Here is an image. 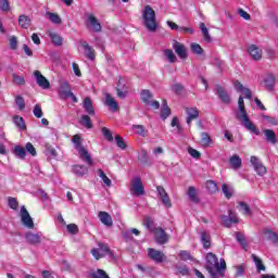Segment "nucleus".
<instances>
[{"label": "nucleus", "mask_w": 278, "mask_h": 278, "mask_svg": "<svg viewBox=\"0 0 278 278\" xmlns=\"http://www.w3.org/2000/svg\"><path fill=\"white\" fill-rule=\"evenodd\" d=\"M206 270L212 278H218V273L222 270H227V263L225 262V258H220L219 264L218 256L212 252H208L206 254Z\"/></svg>", "instance_id": "obj_2"}, {"label": "nucleus", "mask_w": 278, "mask_h": 278, "mask_svg": "<svg viewBox=\"0 0 278 278\" xmlns=\"http://www.w3.org/2000/svg\"><path fill=\"white\" fill-rule=\"evenodd\" d=\"M98 175L102 179L103 184L108 186V188H112V180L108 177V175L105 174V172H103V169L99 168Z\"/></svg>", "instance_id": "obj_44"}, {"label": "nucleus", "mask_w": 278, "mask_h": 278, "mask_svg": "<svg viewBox=\"0 0 278 278\" xmlns=\"http://www.w3.org/2000/svg\"><path fill=\"white\" fill-rule=\"evenodd\" d=\"M115 90L117 92L118 99H125L127 97L128 88L125 83H123V80L119 79L117 81V87L115 88Z\"/></svg>", "instance_id": "obj_23"}, {"label": "nucleus", "mask_w": 278, "mask_h": 278, "mask_svg": "<svg viewBox=\"0 0 278 278\" xmlns=\"http://www.w3.org/2000/svg\"><path fill=\"white\" fill-rule=\"evenodd\" d=\"M26 242L28 244H31L33 247H37V244H40L42 242V238L40 237V233H34V232H27L25 235Z\"/></svg>", "instance_id": "obj_19"}, {"label": "nucleus", "mask_w": 278, "mask_h": 278, "mask_svg": "<svg viewBox=\"0 0 278 278\" xmlns=\"http://www.w3.org/2000/svg\"><path fill=\"white\" fill-rule=\"evenodd\" d=\"M73 172L78 177H84V175H88V168L86 167V165H74Z\"/></svg>", "instance_id": "obj_40"}, {"label": "nucleus", "mask_w": 278, "mask_h": 278, "mask_svg": "<svg viewBox=\"0 0 278 278\" xmlns=\"http://www.w3.org/2000/svg\"><path fill=\"white\" fill-rule=\"evenodd\" d=\"M191 51L195 55H203V49L201 48V45H199V43H191Z\"/></svg>", "instance_id": "obj_56"}, {"label": "nucleus", "mask_w": 278, "mask_h": 278, "mask_svg": "<svg viewBox=\"0 0 278 278\" xmlns=\"http://www.w3.org/2000/svg\"><path fill=\"white\" fill-rule=\"evenodd\" d=\"M142 20L143 25L148 29V31L155 33L160 27V22H157V17L155 16V11L151 5H146L142 11Z\"/></svg>", "instance_id": "obj_3"}, {"label": "nucleus", "mask_w": 278, "mask_h": 278, "mask_svg": "<svg viewBox=\"0 0 278 278\" xmlns=\"http://www.w3.org/2000/svg\"><path fill=\"white\" fill-rule=\"evenodd\" d=\"M132 129H135V134L141 136V138L149 136V130L143 125H132Z\"/></svg>", "instance_id": "obj_36"}, {"label": "nucleus", "mask_w": 278, "mask_h": 278, "mask_svg": "<svg viewBox=\"0 0 278 278\" xmlns=\"http://www.w3.org/2000/svg\"><path fill=\"white\" fill-rule=\"evenodd\" d=\"M237 223H240V220L238 219V215H236L232 210L228 211V216L222 215V225L227 227V229L231 228V225L233 224L237 225Z\"/></svg>", "instance_id": "obj_7"}, {"label": "nucleus", "mask_w": 278, "mask_h": 278, "mask_svg": "<svg viewBox=\"0 0 278 278\" xmlns=\"http://www.w3.org/2000/svg\"><path fill=\"white\" fill-rule=\"evenodd\" d=\"M156 192L159 194V199L161 203L167 207H173V202L170 201V195H168V192H166V189H164L162 186L156 187Z\"/></svg>", "instance_id": "obj_6"}, {"label": "nucleus", "mask_w": 278, "mask_h": 278, "mask_svg": "<svg viewBox=\"0 0 278 278\" xmlns=\"http://www.w3.org/2000/svg\"><path fill=\"white\" fill-rule=\"evenodd\" d=\"M200 29L204 36V40L206 42H212V37L210 36V30L207 29V26H205V23H200Z\"/></svg>", "instance_id": "obj_46"}, {"label": "nucleus", "mask_w": 278, "mask_h": 278, "mask_svg": "<svg viewBox=\"0 0 278 278\" xmlns=\"http://www.w3.org/2000/svg\"><path fill=\"white\" fill-rule=\"evenodd\" d=\"M176 275H182V277H186L190 275V269L186 265L176 266Z\"/></svg>", "instance_id": "obj_49"}, {"label": "nucleus", "mask_w": 278, "mask_h": 278, "mask_svg": "<svg viewBox=\"0 0 278 278\" xmlns=\"http://www.w3.org/2000/svg\"><path fill=\"white\" fill-rule=\"evenodd\" d=\"M79 45L85 50V55H86L87 60H91V61L96 60L97 54L94 53V49L92 47H90L88 41L80 40Z\"/></svg>", "instance_id": "obj_16"}, {"label": "nucleus", "mask_w": 278, "mask_h": 278, "mask_svg": "<svg viewBox=\"0 0 278 278\" xmlns=\"http://www.w3.org/2000/svg\"><path fill=\"white\" fill-rule=\"evenodd\" d=\"M105 105H108V108H111L113 112H116L118 110V103L110 93H105Z\"/></svg>", "instance_id": "obj_33"}, {"label": "nucleus", "mask_w": 278, "mask_h": 278, "mask_svg": "<svg viewBox=\"0 0 278 278\" xmlns=\"http://www.w3.org/2000/svg\"><path fill=\"white\" fill-rule=\"evenodd\" d=\"M87 23L97 34L103 29V26H101V23H99V20H97V16L92 13L87 14Z\"/></svg>", "instance_id": "obj_17"}, {"label": "nucleus", "mask_w": 278, "mask_h": 278, "mask_svg": "<svg viewBox=\"0 0 278 278\" xmlns=\"http://www.w3.org/2000/svg\"><path fill=\"white\" fill-rule=\"evenodd\" d=\"M275 81H277V78L273 74H268L264 79V86L266 90H273L275 87Z\"/></svg>", "instance_id": "obj_34"}, {"label": "nucleus", "mask_w": 278, "mask_h": 278, "mask_svg": "<svg viewBox=\"0 0 278 278\" xmlns=\"http://www.w3.org/2000/svg\"><path fill=\"white\" fill-rule=\"evenodd\" d=\"M72 142L75 149L78 150L80 160H84L86 164H88L89 166H92V157H90L88 150H86V148H84V146L81 144V136L74 135L72 138Z\"/></svg>", "instance_id": "obj_4"}, {"label": "nucleus", "mask_w": 278, "mask_h": 278, "mask_svg": "<svg viewBox=\"0 0 278 278\" xmlns=\"http://www.w3.org/2000/svg\"><path fill=\"white\" fill-rule=\"evenodd\" d=\"M33 114L34 116H36V118H42V108L40 106V104H36L34 106V110H33Z\"/></svg>", "instance_id": "obj_59"}, {"label": "nucleus", "mask_w": 278, "mask_h": 278, "mask_svg": "<svg viewBox=\"0 0 278 278\" xmlns=\"http://www.w3.org/2000/svg\"><path fill=\"white\" fill-rule=\"evenodd\" d=\"M83 108L89 116H94V105H92V100L88 97L84 99Z\"/></svg>", "instance_id": "obj_25"}, {"label": "nucleus", "mask_w": 278, "mask_h": 278, "mask_svg": "<svg viewBox=\"0 0 278 278\" xmlns=\"http://www.w3.org/2000/svg\"><path fill=\"white\" fill-rule=\"evenodd\" d=\"M21 218L25 227H27L28 229H34V219L31 218L29 212L25 206H22L21 208Z\"/></svg>", "instance_id": "obj_14"}, {"label": "nucleus", "mask_w": 278, "mask_h": 278, "mask_svg": "<svg viewBox=\"0 0 278 278\" xmlns=\"http://www.w3.org/2000/svg\"><path fill=\"white\" fill-rule=\"evenodd\" d=\"M17 23L22 29H29L31 27V18L25 14L18 16Z\"/></svg>", "instance_id": "obj_29"}, {"label": "nucleus", "mask_w": 278, "mask_h": 278, "mask_svg": "<svg viewBox=\"0 0 278 278\" xmlns=\"http://www.w3.org/2000/svg\"><path fill=\"white\" fill-rule=\"evenodd\" d=\"M216 92H217V97H219L222 103H226V104L231 103V98L229 97V93L227 92V90H225V87L217 85Z\"/></svg>", "instance_id": "obj_18"}, {"label": "nucleus", "mask_w": 278, "mask_h": 278, "mask_svg": "<svg viewBox=\"0 0 278 278\" xmlns=\"http://www.w3.org/2000/svg\"><path fill=\"white\" fill-rule=\"evenodd\" d=\"M201 242L204 249H210L212 247V238L206 231H201Z\"/></svg>", "instance_id": "obj_38"}, {"label": "nucleus", "mask_w": 278, "mask_h": 278, "mask_svg": "<svg viewBox=\"0 0 278 278\" xmlns=\"http://www.w3.org/2000/svg\"><path fill=\"white\" fill-rule=\"evenodd\" d=\"M263 237L269 242H273V244L278 245V233L273 231V229H264Z\"/></svg>", "instance_id": "obj_22"}, {"label": "nucleus", "mask_w": 278, "mask_h": 278, "mask_svg": "<svg viewBox=\"0 0 278 278\" xmlns=\"http://www.w3.org/2000/svg\"><path fill=\"white\" fill-rule=\"evenodd\" d=\"M115 143L118 149H122V151H125L127 149V143L125 142V139L121 137L119 135L115 136Z\"/></svg>", "instance_id": "obj_50"}, {"label": "nucleus", "mask_w": 278, "mask_h": 278, "mask_svg": "<svg viewBox=\"0 0 278 278\" xmlns=\"http://www.w3.org/2000/svg\"><path fill=\"white\" fill-rule=\"evenodd\" d=\"M173 49L176 53V55H178V58H180V60H188V49H186V46L177 40H174L173 42Z\"/></svg>", "instance_id": "obj_9"}, {"label": "nucleus", "mask_w": 278, "mask_h": 278, "mask_svg": "<svg viewBox=\"0 0 278 278\" xmlns=\"http://www.w3.org/2000/svg\"><path fill=\"white\" fill-rule=\"evenodd\" d=\"M66 227H67V231L73 236H77V233H79V227H77L76 224H70Z\"/></svg>", "instance_id": "obj_60"}, {"label": "nucleus", "mask_w": 278, "mask_h": 278, "mask_svg": "<svg viewBox=\"0 0 278 278\" xmlns=\"http://www.w3.org/2000/svg\"><path fill=\"white\" fill-rule=\"evenodd\" d=\"M251 258L253 260L258 273H262V270H266V266H264L262 258L257 257V255L255 254H252Z\"/></svg>", "instance_id": "obj_43"}, {"label": "nucleus", "mask_w": 278, "mask_h": 278, "mask_svg": "<svg viewBox=\"0 0 278 278\" xmlns=\"http://www.w3.org/2000/svg\"><path fill=\"white\" fill-rule=\"evenodd\" d=\"M71 84L66 80H61L59 86V97L60 99L66 100L68 99L70 94H72Z\"/></svg>", "instance_id": "obj_12"}, {"label": "nucleus", "mask_w": 278, "mask_h": 278, "mask_svg": "<svg viewBox=\"0 0 278 278\" xmlns=\"http://www.w3.org/2000/svg\"><path fill=\"white\" fill-rule=\"evenodd\" d=\"M9 47L12 49V51H16V49H18V39L16 36H11L9 38Z\"/></svg>", "instance_id": "obj_53"}, {"label": "nucleus", "mask_w": 278, "mask_h": 278, "mask_svg": "<svg viewBox=\"0 0 278 278\" xmlns=\"http://www.w3.org/2000/svg\"><path fill=\"white\" fill-rule=\"evenodd\" d=\"M206 189L211 194H216L218 192V186L214 180H207L206 181Z\"/></svg>", "instance_id": "obj_48"}, {"label": "nucleus", "mask_w": 278, "mask_h": 278, "mask_svg": "<svg viewBox=\"0 0 278 278\" xmlns=\"http://www.w3.org/2000/svg\"><path fill=\"white\" fill-rule=\"evenodd\" d=\"M152 233H154L155 242L157 244H166L168 240H170V237L162 227H156Z\"/></svg>", "instance_id": "obj_8"}, {"label": "nucleus", "mask_w": 278, "mask_h": 278, "mask_svg": "<svg viewBox=\"0 0 278 278\" xmlns=\"http://www.w3.org/2000/svg\"><path fill=\"white\" fill-rule=\"evenodd\" d=\"M237 119L240 121L241 125H243L248 131H251V134H254V136H260V128H257V126L251 122V118L247 113V109L244 108V98L239 97Z\"/></svg>", "instance_id": "obj_1"}, {"label": "nucleus", "mask_w": 278, "mask_h": 278, "mask_svg": "<svg viewBox=\"0 0 278 278\" xmlns=\"http://www.w3.org/2000/svg\"><path fill=\"white\" fill-rule=\"evenodd\" d=\"M186 114H187V125H192V121H197V118H199V109L197 108H187L185 110Z\"/></svg>", "instance_id": "obj_20"}, {"label": "nucleus", "mask_w": 278, "mask_h": 278, "mask_svg": "<svg viewBox=\"0 0 278 278\" xmlns=\"http://www.w3.org/2000/svg\"><path fill=\"white\" fill-rule=\"evenodd\" d=\"M235 238L237 242L240 244L241 249H243V251H247L249 243L247 242V238H244V235L240 231H236Z\"/></svg>", "instance_id": "obj_31"}, {"label": "nucleus", "mask_w": 278, "mask_h": 278, "mask_svg": "<svg viewBox=\"0 0 278 278\" xmlns=\"http://www.w3.org/2000/svg\"><path fill=\"white\" fill-rule=\"evenodd\" d=\"M24 149L29 153V155H31V157H36L38 155V152L31 142H27Z\"/></svg>", "instance_id": "obj_51"}, {"label": "nucleus", "mask_w": 278, "mask_h": 278, "mask_svg": "<svg viewBox=\"0 0 278 278\" xmlns=\"http://www.w3.org/2000/svg\"><path fill=\"white\" fill-rule=\"evenodd\" d=\"M170 116V108L168 106V102L163 100V106L161 109V118L166 121Z\"/></svg>", "instance_id": "obj_37"}, {"label": "nucleus", "mask_w": 278, "mask_h": 278, "mask_svg": "<svg viewBox=\"0 0 278 278\" xmlns=\"http://www.w3.org/2000/svg\"><path fill=\"white\" fill-rule=\"evenodd\" d=\"M15 105H17V110H20L21 112L25 110V98H23V96H16Z\"/></svg>", "instance_id": "obj_52"}, {"label": "nucleus", "mask_w": 278, "mask_h": 278, "mask_svg": "<svg viewBox=\"0 0 278 278\" xmlns=\"http://www.w3.org/2000/svg\"><path fill=\"white\" fill-rule=\"evenodd\" d=\"M179 256H180V260H182V262L192 261V255H190V252L186 250L180 251Z\"/></svg>", "instance_id": "obj_57"}, {"label": "nucleus", "mask_w": 278, "mask_h": 278, "mask_svg": "<svg viewBox=\"0 0 278 278\" xmlns=\"http://www.w3.org/2000/svg\"><path fill=\"white\" fill-rule=\"evenodd\" d=\"M48 36L54 47H62L64 39L62 38V36H60V34L55 31H50Z\"/></svg>", "instance_id": "obj_28"}, {"label": "nucleus", "mask_w": 278, "mask_h": 278, "mask_svg": "<svg viewBox=\"0 0 278 278\" xmlns=\"http://www.w3.org/2000/svg\"><path fill=\"white\" fill-rule=\"evenodd\" d=\"M248 53L255 62H260V60H262V56L264 55V52L260 47H257V45L249 46Z\"/></svg>", "instance_id": "obj_15"}, {"label": "nucleus", "mask_w": 278, "mask_h": 278, "mask_svg": "<svg viewBox=\"0 0 278 278\" xmlns=\"http://www.w3.org/2000/svg\"><path fill=\"white\" fill-rule=\"evenodd\" d=\"M263 134H264L267 142H270V144H277V135L275 134V130L264 129Z\"/></svg>", "instance_id": "obj_32"}, {"label": "nucleus", "mask_w": 278, "mask_h": 278, "mask_svg": "<svg viewBox=\"0 0 278 278\" xmlns=\"http://www.w3.org/2000/svg\"><path fill=\"white\" fill-rule=\"evenodd\" d=\"M130 190L136 197H142V194H144V187L142 186V180L138 177L135 178V180L130 184Z\"/></svg>", "instance_id": "obj_13"}, {"label": "nucleus", "mask_w": 278, "mask_h": 278, "mask_svg": "<svg viewBox=\"0 0 278 278\" xmlns=\"http://www.w3.org/2000/svg\"><path fill=\"white\" fill-rule=\"evenodd\" d=\"M140 99L146 105H151V101H153V93L149 89H143L140 92Z\"/></svg>", "instance_id": "obj_24"}, {"label": "nucleus", "mask_w": 278, "mask_h": 278, "mask_svg": "<svg viewBox=\"0 0 278 278\" xmlns=\"http://www.w3.org/2000/svg\"><path fill=\"white\" fill-rule=\"evenodd\" d=\"M163 53L170 64H175V62H177V55H175V52H173L172 49H165Z\"/></svg>", "instance_id": "obj_41"}, {"label": "nucleus", "mask_w": 278, "mask_h": 278, "mask_svg": "<svg viewBox=\"0 0 278 278\" xmlns=\"http://www.w3.org/2000/svg\"><path fill=\"white\" fill-rule=\"evenodd\" d=\"M143 226L147 227L149 231H151V233H153L157 229L155 228V220H153L151 216L143 217Z\"/></svg>", "instance_id": "obj_35"}, {"label": "nucleus", "mask_w": 278, "mask_h": 278, "mask_svg": "<svg viewBox=\"0 0 278 278\" xmlns=\"http://www.w3.org/2000/svg\"><path fill=\"white\" fill-rule=\"evenodd\" d=\"M188 153H189V155H191V157H194V160L201 159V152H199V150H197V149L189 148Z\"/></svg>", "instance_id": "obj_62"}, {"label": "nucleus", "mask_w": 278, "mask_h": 278, "mask_svg": "<svg viewBox=\"0 0 278 278\" xmlns=\"http://www.w3.org/2000/svg\"><path fill=\"white\" fill-rule=\"evenodd\" d=\"M148 257L155 262L156 264H162L164 260H166V255H164V252L155 250L153 248L148 249Z\"/></svg>", "instance_id": "obj_11"}, {"label": "nucleus", "mask_w": 278, "mask_h": 278, "mask_svg": "<svg viewBox=\"0 0 278 278\" xmlns=\"http://www.w3.org/2000/svg\"><path fill=\"white\" fill-rule=\"evenodd\" d=\"M102 134L109 142L114 141V136H112V131L108 127H102Z\"/></svg>", "instance_id": "obj_55"}, {"label": "nucleus", "mask_w": 278, "mask_h": 278, "mask_svg": "<svg viewBox=\"0 0 278 278\" xmlns=\"http://www.w3.org/2000/svg\"><path fill=\"white\" fill-rule=\"evenodd\" d=\"M202 147H210L212 144V137L207 132H201Z\"/></svg>", "instance_id": "obj_47"}, {"label": "nucleus", "mask_w": 278, "mask_h": 278, "mask_svg": "<svg viewBox=\"0 0 278 278\" xmlns=\"http://www.w3.org/2000/svg\"><path fill=\"white\" fill-rule=\"evenodd\" d=\"M98 217L102 225H105V227H112L114 225V220L112 219V215L108 212H99Z\"/></svg>", "instance_id": "obj_21"}, {"label": "nucleus", "mask_w": 278, "mask_h": 278, "mask_svg": "<svg viewBox=\"0 0 278 278\" xmlns=\"http://www.w3.org/2000/svg\"><path fill=\"white\" fill-rule=\"evenodd\" d=\"M239 205L244 216H251V206H249V204H247L245 202H239Z\"/></svg>", "instance_id": "obj_54"}, {"label": "nucleus", "mask_w": 278, "mask_h": 278, "mask_svg": "<svg viewBox=\"0 0 278 278\" xmlns=\"http://www.w3.org/2000/svg\"><path fill=\"white\" fill-rule=\"evenodd\" d=\"M8 203H9V207H11V210H18V201L16 200V198L10 197L8 199Z\"/></svg>", "instance_id": "obj_61"}, {"label": "nucleus", "mask_w": 278, "mask_h": 278, "mask_svg": "<svg viewBox=\"0 0 278 278\" xmlns=\"http://www.w3.org/2000/svg\"><path fill=\"white\" fill-rule=\"evenodd\" d=\"M187 195L192 203H201V200L199 199V192L197 191V188H194V186H190L188 188Z\"/></svg>", "instance_id": "obj_26"}, {"label": "nucleus", "mask_w": 278, "mask_h": 278, "mask_svg": "<svg viewBox=\"0 0 278 278\" xmlns=\"http://www.w3.org/2000/svg\"><path fill=\"white\" fill-rule=\"evenodd\" d=\"M14 125L22 129V131H25L27 129V125L25 124V119L18 115L13 116Z\"/></svg>", "instance_id": "obj_39"}, {"label": "nucleus", "mask_w": 278, "mask_h": 278, "mask_svg": "<svg viewBox=\"0 0 278 278\" xmlns=\"http://www.w3.org/2000/svg\"><path fill=\"white\" fill-rule=\"evenodd\" d=\"M34 77L36 79V84L43 90H49V88H51V83L42 75V73H40V71H35Z\"/></svg>", "instance_id": "obj_10"}, {"label": "nucleus", "mask_w": 278, "mask_h": 278, "mask_svg": "<svg viewBox=\"0 0 278 278\" xmlns=\"http://www.w3.org/2000/svg\"><path fill=\"white\" fill-rule=\"evenodd\" d=\"M46 14L49 21H51V23H53L54 25H60L62 23V17H60L58 13L47 12Z\"/></svg>", "instance_id": "obj_45"}, {"label": "nucleus", "mask_w": 278, "mask_h": 278, "mask_svg": "<svg viewBox=\"0 0 278 278\" xmlns=\"http://www.w3.org/2000/svg\"><path fill=\"white\" fill-rule=\"evenodd\" d=\"M229 164L233 170H240L242 168V159L238 154H235L230 156Z\"/></svg>", "instance_id": "obj_27"}, {"label": "nucleus", "mask_w": 278, "mask_h": 278, "mask_svg": "<svg viewBox=\"0 0 278 278\" xmlns=\"http://www.w3.org/2000/svg\"><path fill=\"white\" fill-rule=\"evenodd\" d=\"M172 90L173 92H175V94H181V91L184 90V85L177 83V84H174L172 86Z\"/></svg>", "instance_id": "obj_63"}, {"label": "nucleus", "mask_w": 278, "mask_h": 278, "mask_svg": "<svg viewBox=\"0 0 278 278\" xmlns=\"http://www.w3.org/2000/svg\"><path fill=\"white\" fill-rule=\"evenodd\" d=\"M250 162L255 170V173L260 176V177H264V175H266V173H268V169L266 168V166H264V164L262 163V161H260V159L257 156H251Z\"/></svg>", "instance_id": "obj_5"}, {"label": "nucleus", "mask_w": 278, "mask_h": 278, "mask_svg": "<svg viewBox=\"0 0 278 278\" xmlns=\"http://www.w3.org/2000/svg\"><path fill=\"white\" fill-rule=\"evenodd\" d=\"M13 83L15 86H25V78L23 76L13 74Z\"/></svg>", "instance_id": "obj_58"}, {"label": "nucleus", "mask_w": 278, "mask_h": 278, "mask_svg": "<svg viewBox=\"0 0 278 278\" xmlns=\"http://www.w3.org/2000/svg\"><path fill=\"white\" fill-rule=\"evenodd\" d=\"M79 123L83 127H86V129H92V119H90V115H81Z\"/></svg>", "instance_id": "obj_42"}, {"label": "nucleus", "mask_w": 278, "mask_h": 278, "mask_svg": "<svg viewBox=\"0 0 278 278\" xmlns=\"http://www.w3.org/2000/svg\"><path fill=\"white\" fill-rule=\"evenodd\" d=\"M222 190L226 197V199H231V197H233V194L231 193V191H229V187L227 186V184H223L222 185Z\"/></svg>", "instance_id": "obj_64"}, {"label": "nucleus", "mask_w": 278, "mask_h": 278, "mask_svg": "<svg viewBox=\"0 0 278 278\" xmlns=\"http://www.w3.org/2000/svg\"><path fill=\"white\" fill-rule=\"evenodd\" d=\"M13 154L17 160H25L27 157V150L23 146H15L13 148Z\"/></svg>", "instance_id": "obj_30"}]
</instances>
